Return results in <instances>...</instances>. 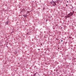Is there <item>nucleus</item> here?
<instances>
[{"label":"nucleus","mask_w":76,"mask_h":76,"mask_svg":"<svg viewBox=\"0 0 76 76\" xmlns=\"http://www.w3.org/2000/svg\"><path fill=\"white\" fill-rule=\"evenodd\" d=\"M61 42H63V40H61Z\"/></svg>","instance_id":"39448f33"},{"label":"nucleus","mask_w":76,"mask_h":76,"mask_svg":"<svg viewBox=\"0 0 76 76\" xmlns=\"http://www.w3.org/2000/svg\"><path fill=\"white\" fill-rule=\"evenodd\" d=\"M6 24H8V22L6 23Z\"/></svg>","instance_id":"20e7f679"},{"label":"nucleus","mask_w":76,"mask_h":76,"mask_svg":"<svg viewBox=\"0 0 76 76\" xmlns=\"http://www.w3.org/2000/svg\"><path fill=\"white\" fill-rule=\"evenodd\" d=\"M66 6H67V4H66Z\"/></svg>","instance_id":"423d86ee"},{"label":"nucleus","mask_w":76,"mask_h":76,"mask_svg":"<svg viewBox=\"0 0 76 76\" xmlns=\"http://www.w3.org/2000/svg\"><path fill=\"white\" fill-rule=\"evenodd\" d=\"M74 14V13H73L72 12H70L67 15V17H68V18H70V16H73V14Z\"/></svg>","instance_id":"f257e3e1"},{"label":"nucleus","mask_w":76,"mask_h":76,"mask_svg":"<svg viewBox=\"0 0 76 76\" xmlns=\"http://www.w3.org/2000/svg\"><path fill=\"white\" fill-rule=\"evenodd\" d=\"M51 3L53 5V6L56 5V4L54 1L51 2Z\"/></svg>","instance_id":"f03ea898"},{"label":"nucleus","mask_w":76,"mask_h":76,"mask_svg":"<svg viewBox=\"0 0 76 76\" xmlns=\"http://www.w3.org/2000/svg\"><path fill=\"white\" fill-rule=\"evenodd\" d=\"M27 16V15H24V17L25 18H26V17Z\"/></svg>","instance_id":"7ed1b4c3"}]
</instances>
